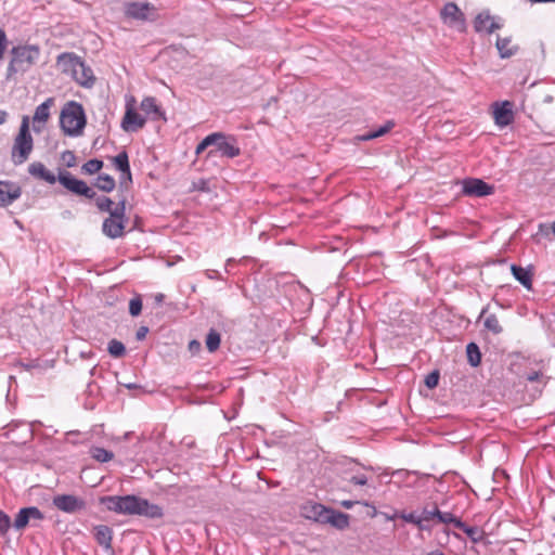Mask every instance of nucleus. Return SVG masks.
I'll use <instances>...</instances> for the list:
<instances>
[{"label":"nucleus","instance_id":"nucleus-35","mask_svg":"<svg viewBox=\"0 0 555 555\" xmlns=\"http://www.w3.org/2000/svg\"><path fill=\"white\" fill-rule=\"evenodd\" d=\"M107 351L114 358H121L126 354V347L121 341L112 339L108 341Z\"/></svg>","mask_w":555,"mask_h":555},{"label":"nucleus","instance_id":"nucleus-38","mask_svg":"<svg viewBox=\"0 0 555 555\" xmlns=\"http://www.w3.org/2000/svg\"><path fill=\"white\" fill-rule=\"evenodd\" d=\"M28 524H29V518H28L27 509H26V507L21 508L15 517L13 526L16 530H22Z\"/></svg>","mask_w":555,"mask_h":555},{"label":"nucleus","instance_id":"nucleus-16","mask_svg":"<svg viewBox=\"0 0 555 555\" xmlns=\"http://www.w3.org/2000/svg\"><path fill=\"white\" fill-rule=\"evenodd\" d=\"M423 518L427 522L444 524L454 526L457 517L450 512H441L436 505L433 508H423Z\"/></svg>","mask_w":555,"mask_h":555},{"label":"nucleus","instance_id":"nucleus-30","mask_svg":"<svg viewBox=\"0 0 555 555\" xmlns=\"http://www.w3.org/2000/svg\"><path fill=\"white\" fill-rule=\"evenodd\" d=\"M466 354H467V361L473 366L476 367L481 362V352L479 350V347L475 343H469L466 346Z\"/></svg>","mask_w":555,"mask_h":555},{"label":"nucleus","instance_id":"nucleus-41","mask_svg":"<svg viewBox=\"0 0 555 555\" xmlns=\"http://www.w3.org/2000/svg\"><path fill=\"white\" fill-rule=\"evenodd\" d=\"M215 135L212 133L205 137L196 146L195 153L198 155L203 153L207 147L212 146Z\"/></svg>","mask_w":555,"mask_h":555},{"label":"nucleus","instance_id":"nucleus-54","mask_svg":"<svg viewBox=\"0 0 555 555\" xmlns=\"http://www.w3.org/2000/svg\"><path fill=\"white\" fill-rule=\"evenodd\" d=\"M353 505V503L351 501H344L343 502V506L346 507V508H351Z\"/></svg>","mask_w":555,"mask_h":555},{"label":"nucleus","instance_id":"nucleus-57","mask_svg":"<svg viewBox=\"0 0 555 555\" xmlns=\"http://www.w3.org/2000/svg\"><path fill=\"white\" fill-rule=\"evenodd\" d=\"M533 2H554L555 0H532Z\"/></svg>","mask_w":555,"mask_h":555},{"label":"nucleus","instance_id":"nucleus-49","mask_svg":"<svg viewBox=\"0 0 555 555\" xmlns=\"http://www.w3.org/2000/svg\"><path fill=\"white\" fill-rule=\"evenodd\" d=\"M350 482L357 486H364L367 483V478L365 475H356L352 476L350 479Z\"/></svg>","mask_w":555,"mask_h":555},{"label":"nucleus","instance_id":"nucleus-34","mask_svg":"<svg viewBox=\"0 0 555 555\" xmlns=\"http://www.w3.org/2000/svg\"><path fill=\"white\" fill-rule=\"evenodd\" d=\"M90 455L98 462L106 463L114 457V453L101 447L90 449Z\"/></svg>","mask_w":555,"mask_h":555},{"label":"nucleus","instance_id":"nucleus-5","mask_svg":"<svg viewBox=\"0 0 555 555\" xmlns=\"http://www.w3.org/2000/svg\"><path fill=\"white\" fill-rule=\"evenodd\" d=\"M128 223L126 217V201L121 199L114 206L113 211L109 216L104 219L102 223V232L105 236L116 240L122 237L125 234V228Z\"/></svg>","mask_w":555,"mask_h":555},{"label":"nucleus","instance_id":"nucleus-44","mask_svg":"<svg viewBox=\"0 0 555 555\" xmlns=\"http://www.w3.org/2000/svg\"><path fill=\"white\" fill-rule=\"evenodd\" d=\"M26 509H27L29 521L31 519L42 520L44 518L42 512L36 506L26 507Z\"/></svg>","mask_w":555,"mask_h":555},{"label":"nucleus","instance_id":"nucleus-56","mask_svg":"<svg viewBox=\"0 0 555 555\" xmlns=\"http://www.w3.org/2000/svg\"><path fill=\"white\" fill-rule=\"evenodd\" d=\"M427 555H444V554L440 551H433V552H429Z\"/></svg>","mask_w":555,"mask_h":555},{"label":"nucleus","instance_id":"nucleus-8","mask_svg":"<svg viewBox=\"0 0 555 555\" xmlns=\"http://www.w3.org/2000/svg\"><path fill=\"white\" fill-rule=\"evenodd\" d=\"M57 180L64 188L77 195H82L90 199L96 196L92 188L88 186L85 181L73 177L68 171H61L57 176Z\"/></svg>","mask_w":555,"mask_h":555},{"label":"nucleus","instance_id":"nucleus-27","mask_svg":"<svg viewBox=\"0 0 555 555\" xmlns=\"http://www.w3.org/2000/svg\"><path fill=\"white\" fill-rule=\"evenodd\" d=\"M79 85L90 87L94 82L93 72L81 61V67H77V73L73 77Z\"/></svg>","mask_w":555,"mask_h":555},{"label":"nucleus","instance_id":"nucleus-7","mask_svg":"<svg viewBox=\"0 0 555 555\" xmlns=\"http://www.w3.org/2000/svg\"><path fill=\"white\" fill-rule=\"evenodd\" d=\"M146 118L137 111V101L134 96L126 98L125 115L120 127L126 132H137L145 126Z\"/></svg>","mask_w":555,"mask_h":555},{"label":"nucleus","instance_id":"nucleus-40","mask_svg":"<svg viewBox=\"0 0 555 555\" xmlns=\"http://www.w3.org/2000/svg\"><path fill=\"white\" fill-rule=\"evenodd\" d=\"M142 311V299L140 295L134 296L129 301V313L132 317H138Z\"/></svg>","mask_w":555,"mask_h":555},{"label":"nucleus","instance_id":"nucleus-55","mask_svg":"<svg viewBox=\"0 0 555 555\" xmlns=\"http://www.w3.org/2000/svg\"><path fill=\"white\" fill-rule=\"evenodd\" d=\"M155 299H156V301L160 302L164 299V295L163 294H157Z\"/></svg>","mask_w":555,"mask_h":555},{"label":"nucleus","instance_id":"nucleus-17","mask_svg":"<svg viewBox=\"0 0 555 555\" xmlns=\"http://www.w3.org/2000/svg\"><path fill=\"white\" fill-rule=\"evenodd\" d=\"M140 108L145 114V118L149 117L151 120H163L166 121V114L163 108L157 104V101L153 96H146L141 101Z\"/></svg>","mask_w":555,"mask_h":555},{"label":"nucleus","instance_id":"nucleus-51","mask_svg":"<svg viewBox=\"0 0 555 555\" xmlns=\"http://www.w3.org/2000/svg\"><path fill=\"white\" fill-rule=\"evenodd\" d=\"M206 275H207V278H209L211 280L221 279V275H220L219 271H217V270H207Z\"/></svg>","mask_w":555,"mask_h":555},{"label":"nucleus","instance_id":"nucleus-25","mask_svg":"<svg viewBox=\"0 0 555 555\" xmlns=\"http://www.w3.org/2000/svg\"><path fill=\"white\" fill-rule=\"evenodd\" d=\"M322 524H331L338 529H345L349 525L348 515L328 508V514L320 518Z\"/></svg>","mask_w":555,"mask_h":555},{"label":"nucleus","instance_id":"nucleus-12","mask_svg":"<svg viewBox=\"0 0 555 555\" xmlns=\"http://www.w3.org/2000/svg\"><path fill=\"white\" fill-rule=\"evenodd\" d=\"M53 505L64 513H75L83 509L86 503L83 500L72 494H60L53 498Z\"/></svg>","mask_w":555,"mask_h":555},{"label":"nucleus","instance_id":"nucleus-42","mask_svg":"<svg viewBox=\"0 0 555 555\" xmlns=\"http://www.w3.org/2000/svg\"><path fill=\"white\" fill-rule=\"evenodd\" d=\"M439 372L438 371H433L430 372L426 377H425V385L429 388V389H434L438 386V383H439Z\"/></svg>","mask_w":555,"mask_h":555},{"label":"nucleus","instance_id":"nucleus-32","mask_svg":"<svg viewBox=\"0 0 555 555\" xmlns=\"http://www.w3.org/2000/svg\"><path fill=\"white\" fill-rule=\"evenodd\" d=\"M115 179L106 173H102L98 177L95 186L103 192H111L115 189Z\"/></svg>","mask_w":555,"mask_h":555},{"label":"nucleus","instance_id":"nucleus-43","mask_svg":"<svg viewBox=\"0 0 555 555\" xmlns=\"http://www.w3.org/2000/svg\"><path fill=\"white\" fill-rule=\"evenodd\" d=\"M11 527L10 517L0 509V533L5 534Z\"/></svg>","mask_w":555,"mask_h":555},{"label":"nucleus","instance_id":"nucleus-19","mask_svg":"<svg viewBox=\"0 0 555 555\" xmlns=\"http://www.w3.org/2000/svg\"><path fill=\"white\" fill-rule=\"evenodd\" d=\"M57 66L63 73L70 74L74 77L77 67H81V59L74 53L65 52L57 56Z\"/></svg>","mask_w":555,"mask_h":555},{"label":"nucleus","instance_id":"nucleus-1","mask_svg":"<svg viewBox=\"0 0 555 555\" xmlns=\"http://www.w3.org/2000/svg\"><path fill=\"white\" fill-rule=\"evenodd\" d=\"M105 507L114 513L122 515H143L149 518H160L164 513L160 506L151 504L147 500L129 495H106L100 499Z\"/></svg>","mask_w":555,"mask_h":555},{"label":"nucleus","instance_id":"nucleus-26","mask_svg":"<svg viewBox=\"0 0 555 555\" xmlns=\"http://www.w3.org/2000/svg\"><path fill=\"white\" fill-rule=\"evenodd\" d=\"M453 527L465 532L474 543L481 542L485 537V531L482 529L475 526H467L460 518H457Z\"/></svg>","mask_w":555,"mask_h":555},{"label":"nucleus","instance_id":"nucleus-39","mask_svg":"<svg viewBox=\"0 0 555 555\" xmlns=\"http://www.w3.org/2000/svg\"><path fill=\"white\" fill-rule=\"evenodd\" d=\"M103 167V162L96 158L90 159L82 165V170L88 175H93L100 171Z\"/></svg>","mask_w":555,"mask_h":555},{"label":"nucleus","instance_id":"nucleus-48","mask_svg":"<svg viewBox=\"0 0 555 555\" xmlns=\"http://www.w3.org/2000/svg\"><path fill=\"white\" fill-rule=\"evenodd\" d=\"M543 378V374L539 371H532L526 375V379L530 383H540Z\"/></svg>","mask_w":555,"mask_h":555},{"label":"nucleus","instance_id":"nucleus-18","mask_svg":"<svg viewBox=\"0 0 555 555\" xmlns=\"http://www.w3.org/2000/svg\"><path fill=\"white\" fill-rule=\"evenodd\" d=\"M54 105V98H48L44 102L38 105L33 116L34 130L39 132L41 127L38 124L44 125L50 118V109Z\"/></svg>","mask_w":555,"mask_h":555},{"label":"nucleus","instance_id":"nucleus-4","mask_svg":"<svg viewBox=\"0 0 555 555\" xmlns=\"http://www.w3.org/2000/svg\"><path fill=\"white\" fill-rule=\"evenodd\" d=\"M33 150L34 139L29 131V119L27 116H24L11 151L13 164L16 166L24 164L29 158Z\"/></svg>","mask_w":555,"mask_h":555},{"label":"nucleus","instance_id":"nucleus-33","mask_svg":"<svg viewBox=\"0 0 555 555\" xmlns=\"http://www.w3.org/2000/svg\"><path fill=\"white\" fill-rule=\"evenodd\" d=\"M496 48L499 50L501 57H503V59L512 56L516 51V48L511 47L509 38H500L499 37L496 40Z\"/></svg>","mask_w":555,"mask_h":555},{"label":"nucleus","instance_id":"nucleus-46","mask_svg":"<svg viewBox=\"0 0 555 555\" xmlns=\"http://www.w3.org/2000/svg\"><path fill=\"white\" fill-rule=\"evenodd\" d=\"M62 159L66 163L67 167H73L76 165V156L72 151L63 152Z\"/></svg>","mask_w":555,"mask_h":555},{"label":"nucleus","instance_id":"nucleus-50","mask_svg":"<svg viewBox=\"0 0 555 555\" xmlns=\"http://www.w3.org/2000/svg\"><path fill=\"white\" fill-rule=\"evenodd\" d=\"M149 332V328L146 326H141L135 334V337L138 340H143Z\"/></svg>","mask_w":555,"mask_h":555},{"label":"nucleus","instance_id":"nucleus-37","mask_svg":"<svg viewBox=\"0 0 555 555\" xmlns=\"http://www.w3.org/2000/svg\"><path fill=\"white\" fill-rule=\"evenodd\" d=\"M94 198H95V205L100 211H104V212H108V214H111V211H113L114 203L109 197L102 195V196H98Z\"/></svg>","mask_w":555,"mask_h":555},{"label":"nucleus","instance_id":"nucleus-2","mask_svg":"<svg viewBox=\"0 0 555 555\" xmlns=\"http://www.w3.org/2000/svg\"><path fill=\"white\" fill-rule=\"evenodd\" d=\"M86 114L80 103L67 102L60 114V126L63 132L69 137H78L86 127Z\"/></svg>","mask_w":555,"mask_h":555},{"label":"nucleus","instance_id":"nucleus-52","mask_svg":"<svg viewBox=\"0 0 555 555\" xmlns=\"http://www.w3.org/2000/svg\"><path fill=\"white\" fill-rule=\"evenodd\" d=\"M189 348L191 351L199 350L201 349V343L197 340H191L189 344Z\"/></svg>","mask_w":555,"mask_h":555},{"label":"nucleus","instance_id":"nucleus-29","mask_svg":"<svg viewBox=\"0 0 555 555\" xmlns=\"http://www.w3.org/2000/svg\"><path fill=\"white\" fill-rule=\"evenodd\" d=\"M393 127H395V121L388 120L383 126L378 127L377 129L371 130V131L362 134L359 139L362 141L374 140L376 138L387 134Z\"/></svg>","mask_w":555,"mask_h":555},{"label":"nucleus","instance_id":"nucleus-28","mask_svg":"<svg viewBox=\"0 0 555 555\" xmlns=\"http://www.w3.org/2000/svg\"><path fill=\"white\" fill-rule=\"evenodd\" d=\"M304 516L308 519H313L318 522H321L320 518L325 517L328 514V508L323 506L322 504H309L304 506Z\"/></svg>","mask_w":555,"mask_h":555},{"label":"nucleus","instance_id":"nucleus-10","mask_svg":"<svg viewBox=\"0 0 555 555\" xmlns=\"http://www.w3.org/2000/svg\"><path fill=\"white\" fill-rule=\"evenodd\" d=\"M462 193L466 196L485 197L494 193V186L478 178H467L462 182Z\"/></svg>","mask_w":555,"mask_h":555},{"label":"nucleus","instance_id":"nucleus-11","mask_svg":"<svg viewBox=\"0 0 555 555\" xmlns=\"http://www.w3.org/2000/svg\"><path fill=\"white\" fill-rule=\"evenodd\" d=\"M127 16L140 21L155 20L156 9L154 5L144 2H131L126 5Z\"/></svg>","mask_w":555,"mask_h":555},{"label":"nucleus","instance_id":"nucleus-45","mask_svg":"<svg viewBox=\"0 0 555 555\" xmlns=\"http://www.w3.org/2000/svg\"><path fill=\"white\" fill-rule=\"evenodd\" d=\"M20 366L23 367L25 371H33V370H42V365L40 364L39 360H30L28 362H21Z\"/></svg>","mask_w":555,"mask_h":555},{"label":"nucleus","instance_id":"nucleus-20","mask_svg":"<svg viewBox=\"0 0 555 555\" xmlns=\"http://www.w3.org/2000/svg\"><path fill=\"white\" fill-rule=\"evenodd\" d=\"M479 320H483V326L488 332L494 335H499L503 332V327L494 313H489V305L483 307Z\"/></svg>","mask_w":555,"mask_h":555},{"label":"nucleus","instance_id":"nucleus-13","mask_svg":"<svg viewBox=\"0 0 555 555\" xmlns=\"http://www.w3.org/2000/svg\"><path fill=\"white\" fill-rule=\"evenodd\" d=\"M493 118L499 127H506L514 120L513 103L509 101L493 104Z\"/></svg>","mask_w":555,"mask_h":555},{"label":"nucleus","instance_id":"nucleus-23","mask_svg":"<svg viewBox=\"0 0 555 555\" xmlns=\"http://www.w3.org/2000/svg\"><path fill=\"white\" fill-rule=\"evenodd\" d=\"M513 276L528 291L532 289L533 273L529 268H522L517 264L511 266Z\"/></svg>","mask_w":555,"mask_h":555},{"label":"nucleus","instance_id":"nucleus-22","mask_svg":"<svg viewBox=\"0 0 555 555\" xmlns=\"http://www.w3.org/2000/svg\"><path fill=\"white\" fill-rule=\"evenodd\" d=\"M28 172L40 180H43L50 184H54L57 178L49 171L46 166L40 162H34L28 167Z\"/></svg>","mask_w":555,"mask_h":555},{"label":"nucleus","instance_id":"nucleus-3","mask_svg":"<svg viewBox=\"0 0 555 555\" xmlns=\"http://www.w3.org/2000/svg\"><path fill=\"white\" fill-rule=\"evenodd\" d=\"M11 55L12 57L7 68L8 78L18 73H26L38 61L40 50L37 46L33 44L17 46L12 48Z\"/></svg>","mask_w":555,"mask_h":555},{"label":"nucleus","instance_id":"nucleus-14","mask_svg":"<svg viewBox=\"0 0 555 555\" xmlns=\"http://www.w3.org/2000/svg\"><path fill=\"white\" fill-rule=\"evenodd\" d=\"M501 27L502 24L495 16H492L489 11L480 12L474 21V28L477 33L492 34Z\"/></svg>","mask_w":555,"mask_h":555},{"label":"nucleus","instance_id":"nucleus-53","mask_svg":"<svg viewBox=\"0 0 555 555\" xmlns=\"http://www.w3.org/2000/svg\"><path fill=\"white\" fill-rule=\"evenodd\" d=\"M8 119V113L3 109H0V125H3Z\"/></svg>","mask_w":555,"mask_h":555},{"label":"nucleus","instance_id":"nucleus-24","mask_svg":"<svg viewBox=\"0 0 555 555\" xmlns=\"http://www.w3.org/2000/svg\"><path fill=\"white\" fill-rule=\"evenodd\" d=\"M94 539L105 550L112 548L113 530L106 525H99L93 528Z\"/></svg>","mask_w":555,"mask_h":555},{"label":"nucleus","instance_id":"nucleus-9","mask_svg":"<svg viewBox=\"0 0 555 555\" xmlns=\"http://www.w3.org/2000/svg\"><path fill=\"white\" fill-rule=\"evenodd\" d=\"M441 20L449 27L454 28L459 31H464L466 28V22L464 13L460 10V8L453 3L449 2L444 4L440 12Z\"/></svg>","mask_w":555,"mask_h":555},{"label":"nucleus","instance_id":"nucleus-6","mask_svg":"<svg viewBox=\"0 0 555 555\" xmlns=\"http://www.w3.org/2000/svg\"><path fill=\"white\" fill-rule=\"evenodd\" d=\"M215 135L212 149L208 151V157H225L234 158L241 154V149L237 140L233 135H227L222 132H214Z\"/></svg>","mask_w":555,"mask_h":555},{"label":"nucleus","instance_id":"nucleus-36","mask_svg":"<svg viewBox=\"0 0 555 555\" xmlns=\"http://www.w3.org/2000/svg\"><path fill=\"white\" fill-rule=\"evenodd\" d=\"M401 518L417 526L420 529H426L427 527L424 526V522H427L426 519L423 518V511L421 514L415 513H409V514H402Z\"/></svg>","mask_w":555,"mask_h":555},{"label":"nucleus","instance_id":"nucleus-21","mask_svg":"<svg viewBox=\"0 0 555 555\" xmlns=\"http://www.w3.org/2000/svg\"><path fill=\"white\" fill-rule=\"evenodd\" d=\"M113 164L116 167V169L122 173V180L120 181V185H122L124 182H132L129 157L126 151L118 153L113 158Z\"/></svg>","mask_w":555,"mask_h":555},{"label":"nucleus","instance_id":"nucleus-15","mask_svg":"<svg viewBox=\"0 0 555 555\" xmlns=\"http://www.w3.org/2000/svg\"><path fill=\"white\" fill-rule=\"evenodd\" d=\"M22 194L21 188L11 181H0V207L11 205L20 198Z\"/></svg>","mask_w":555,"mask_h":555},{"label":"nucleus","instance_id":"nucleus-47","mask_svg":"<svg viewBox=\"0 0 555 555\" xmlns=\"http://www.w3.org/2000/svg\"><path fill=\"white\" fill-rule=\"evenodd\" d=\"M7 43H8V39H7L5 31L2 28H0V60L4 55V52L7 49Z\"/></svg>","mask_w":555,"mask_h":555},{"label":"nucleus","instance_id":"nucleus-31","mask_svg":"<svg viewBox=\"0 0 555 555\" xmlns=\"http://www.w3.org/2000/svg\"><path fill=\"white\" fill-rule=\"evenodd\" d=\"M221 343L220 333L214 328L209 330L206 335L205 344L209 352H215L219 349Z\"/></svg>","mask_w":555,"mask_h":555}]
</instances>
